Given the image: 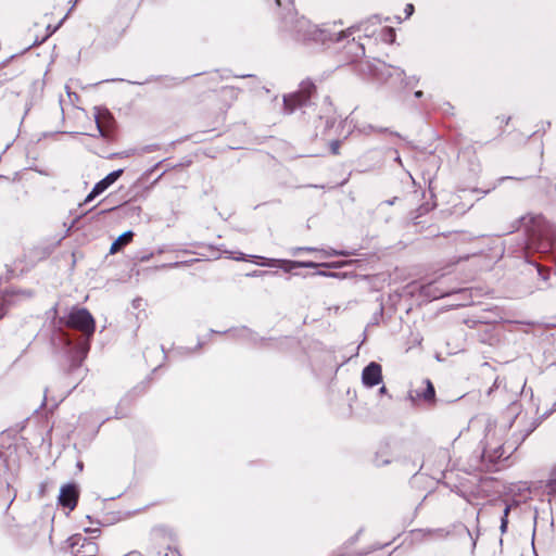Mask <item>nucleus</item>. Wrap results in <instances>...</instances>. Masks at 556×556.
Masks as SVG:
<instances>
[{"label": "nucleus", "instance_id": "nucleus-1", "mask_svg": "<svg viewBox=\"0 0 556 556\" xmlns=\"http://www.w3.org/2000/svg\"><path fill=\"white\" fill-rule=\"evenodd\" d=\"M66 324L87 337L94 332V319L86 308H73L68 314Z\"/></svg>", "mask_w": 556, "mask_h": 556}, {"label": "nucleus", "instance_id": "nucleus-2", "mask_svg": "<svg viewBox=\"0 0 556 556\" xmlns=\"http://www.w3.org/2000/svg\"><path fill=\"white\" fill-rule=\"evenodd\" d=\"M66 543L74 556H96L98 553V545L81 534L70 536Z\"/></svg>", "mask_w": 556, "mask_h": 556}, {"label": "nucleus", "instance_id": "nucleus-3", "mask_svg": "<svg viewBox=\"0 0 556 556\" xmlns=\"http://www.w3.org/2000/svg\"><path fill=\"white\" fill-rule=\"evenodd\" d=\"M314 89L315 87L311 81L302 83L299 92L289 94L283 98L285 110L288 113H292L296 106L305 104Z\"/></svg>", "mask_w": 556, "mask_h": 556}, {"label": "nucleus", "instance_id": "nucleus-4", "mask_svg": "<svg viewBox=\"0 0 556 556\" xmlns=\"http://www.w3.org/2000/svg\"><path fill=\"white\" fill-rule=\"evenodd\" d=\"M123 174V169H117L94 185L91 192L86 197L85 202H91L96 197L104 192L111 185H113Z\"/></svg>", "mask_w": 556, "mask_h": 556}, {"label": "nucleus", "instance_id": "nucleus-5", "mask_svg": "<svg viewBox=\"0 0 556 556\" xmlns=\"http://www.w3.org/2000/svg\"><path fill=\"white\" fill-rule=\"evenodd\" d=\"M382 380L381 366L375 362H371L366 366L362 372V381L368 387L372 388L379 384Z\"/></svg>", "mask_w": 556, "mask_h": 556}, {"label": "nucleus", "instance_id": "nucleus-6", "mask_svg": "<svg viewBox=\"0 0 556 556\" xmlns=\"http://www.w3.org/2000/svg\"><path fill=\"white\" fill-rule=\"evenodd\" d=\"M78 492L73 484H66L61 488L59 495V503L63 506L73 510L77 505Z\"/></svg>", "mask_w": 556, "mask_h": 556}, {"label": "nucleus", "instance_id": "nucleus-7", "mask_svg": "<svg viewBox=\"0 0 556 556\" xmlns=\"http://www.w3.org/2000/svg\"><path fill=\"white\" fill-rule=\"evenodd\" d=\"M134 233L131 231H126L122 233L111 245L110 252L116 253L122 247L128 244L132 239Z\"/></svg>", "mask_w": 556, "mask_h": 556}, {"label": "nucleus", "instance_id": "nucleus-8", "mask_svg": "<svg viewBox=\"0 0 556 556\" xmlns=\"http://www.w3.org/2000/svg\"><path fill=\"white\" fill-rule=\"evenodd\" d=\"M426 390L422 393L417 392L418 397H422L426 401H431L434 397V388L429 380L425 381Z\"/></svg>", "mask_w": 556, "mask_h": 556}, {"label": "nucleus", "instance_id": "nucleus-9", "mask_svg": "<svg viewBox=\"0 0 556 556\" xmlns=\"http://www.w3.org/2000/svg\"><path fill=\"white\" fill-rule=\"evenodd\" d=\"M289 265V268H295V267H315L316 265L312 262H287Z\"/></svg>", "mask_w": 556, "mask_h": 556}, {"label": "nucleus", "instance_id": "nucleus-10", "mask_svg": "<svg viewBox=\"0 0 556 556\" xmlns=\"http://www.w3.org/2000/svg\"><path fill=\"white\" fill-rule=\"evenodd\" d=\"M509 509L510 507L509 506H506L505 509H504V515L502 517V522H501V530L502 532H505L506 531V528H507V517H508V514H509Z\"/></svg>", "mask_w": 556, "mask_h": 556}, {"label": "nucleus", "instance_id": "nucleus-11", "mask_svg": "<svg viewBox=\"0 0 556 556\" xmlns=\"http://www.w3.org/2000/svg\"><path fill=\"white\" fill-rule=\"evenodd\" d=\"M549 493H556V473L548 484Z\"/></svg>", "mask_w": 556, "mask_h": 556}, {"label": "nucleus", "instance_id": "nucleus-12", "mask_svg": "<svg viewBox=\"0 0 556 556\" xmlns=\"http://www.w3.org/2000/svg\"><path fill=\"white\" fill-rule=\"evenodd\" d=\"M406 17H409L414 13V5L407 4L405 8Z\"/></svg>", "mask_w": 556, "mask_h": 556}, {"label": "nucleus", "instance_id": "nucleus-13", "mask_svg": "<svg viewBox=\"0 0 556 556\" xmlns=\"http://www.w3.org/2000/svg\"><path fill=\"white\" fill-rule=\"evenodd\" d=\"M384 30H387L389 33V35H390V41H393V39H394L393 30L392 29H387V28Z\"/></svg>", "mask_w": 556, "mask_h": 556}, {"label": "nucleus", "instance_id": "nucleus-14", "mask_svg": "<svg viewBox=\"0 0 556 556\" xmlns=\"http://www.w3.org/2000/svg\"><path fill=\"white\" fill-rule=\"evenodd\" d=\"M338 148H339L338 142H334V143L332 144V151H333V153H338Z\"/></svg>", "mask_w": 556, "mask_h": 556}, {"label": "nucleus", "instance_id": "nucleus-15", "mask_svg": "<svg viewBox=\"0 0 556 556\" xmlns=\"http://www.w3.org/2000/svg\"><path fill=\"white\" fill-rule=\"evenodd\" d=\"M98 129H99V131L101 132L102 136H105V132L103 131V128H102L100 122H98Z\"/></svg>", "mask_w": 556, "mask_h": 556}, {"label": "nucleus", "instance_id": "nucleus-16", "mask_svg": "<svg viewBox=\"0 0 556 556\" xmlns=\"http://www.w3.org/2000/svg\"><path fill=\"white\" fill-rule=\"evenodd\" d=\"M277 261L276 260H269V262L267 263V265H273L274 263H276Z\"/></svg>", "mask_w": 556, "mask_h": 556}, {"label": "nucleus", "instance_id": "nucleus-17", "mask_svg": "<svg viewBox=\"0 0 556 556\" xmlns=\"http://www.w3.org/2000/svg\"><path fill=\"white\" fill-rule=\"evenodd\" d=\"M421 94H422V92H421V91H417V92L415 93V96H416L417 98L421 97Z\"/></svg>", "mask_w": 556, "mask_h": 556}, {"label": "nucleus", "instance_id": "nucleus-18", "mask_svg": "<svg viewBox=\"0 0 556 556\" xmlns=\"http://www.w3.org/2000/svg\"><path fill=\"white\" fill-rule=\"evenodd\" d=\"M87 351H88V348H87V346H85V348L83 349V353H84V354H86V353H87Z\"/></svg>", "mask_w": 556, "mask_h": 556}, {"label": "nucleus", "instance_id": "nucleus-19", "mask_svg": "<svg viewBox=\"0 0 556 556\" xmlns=\"http://www.w3.org/2000/svg\"><path fill=\"white\" fill-rule=\"evenodd\" d=\"M380 392H381V393H384V392H386V387H382V388L380 389Z\"/></svg>", "mask_w": 556, "mask_h": 556}, {"label": "nucleus", "instance_id": "nucleus-20", "mask_svg": "<svg viewBox=\"0 0 556 556\" xmlns=\"http://www.w3.org/2000/svg\"><path fill=\"white\" fill-rule=\"evenodd\" d=\"M278 5H281V0H276Z\"/></svg>", "mask_w": 556, "mask_h": 556}, {"label": "nucleus", "instance_id": "nucleus-21", "mask_svg": "<svg viewBox=\"0 0 556 556\" xmlns=\"http://www.w3.org/2000/svg\"><path fill=\"white\" fill-rule=\"evenodd\" d=\"M0 317H2V314H0Z\"/></svg>", "mask_w": 556, "mask_h": 556}]
</instances>
